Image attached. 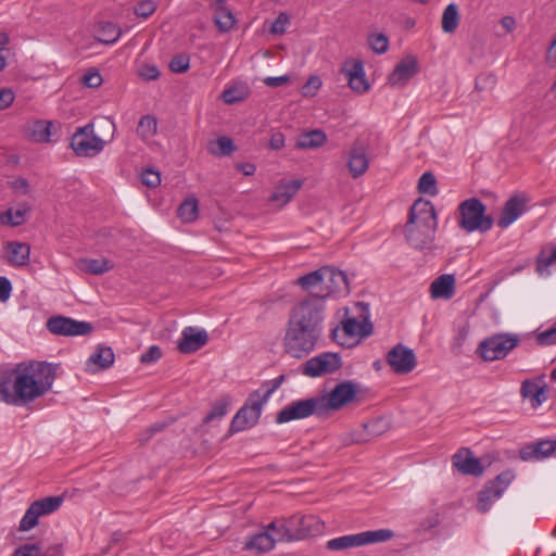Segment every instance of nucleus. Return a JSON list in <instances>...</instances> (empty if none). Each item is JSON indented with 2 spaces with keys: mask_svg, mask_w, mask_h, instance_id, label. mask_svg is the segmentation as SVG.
<instances>
[{
  "mask_svg": "<svg viewBox=\"0 0 556 556\" xmlns=\"http://www.w3.org/2000/svg\"><path fill=\"white\" fill-rule=\"evenodd\" d=\"M58 364L47 362L18 363L0 374V396L11 405H25L51 390Z\"/></svg>",
  "mask_w": 556,
  "mask_h": 556,
  "instance_id": "1",
  "label": "nucleus"
},
{
  "mask_svg": "<svg viewBox=\"0 0 556 556\" xmlns=\"http://www.w3.org/2000/svg\"><path fill=\"white\" fill-rule=\"evenodd\" d=\"M321 336V332L288 320L283 338L285 351L295 358L306 357L316 349Z\"/></svg>",
  "mask_w": 556,
  "mask_h": 556,
  "instance_id": "2",
  "label": "nucleus"
},
{
  "mask_svg": "<svg viewBox=\"0 0 556 556\" xmlns=\"http://www.w3.org/2000/svg\"><path fill=\"white\" fill-rule=\"evenodd\" d=\"M325 314V301L309 294L292 306L288 320L323 333Z\"/></svg>",
  "mask_w": 556,
  "mask_h": 556,
  "instance_id": "3",
  "label": "nucleus"
},
{
  "mask_svg": "<svg viewBox=\"0 0 556 556\" xmlns=\"http://www.w3.org/2000/svg\"><path fill=\"white\" fill-rule=\"evenodd\" d=\"M485 205L477 198L463 201L458 206L459 226L467 232L489 231L494 224V219L492 216L485 215Z\"/></svg>",
  "mask_w": 556,
  "mask_h": 556,
  "instance_id": "4",
  "label": "nucleus"
},
{
  "mask_svg": "<svg viewBox=\"0 0 556 556\" xmlns=\"http://www.w3.org/2000/svg\"><path fill=\"white\" fill-rule=\"evenodd\" d=\"M265 404L261 400V390L251 392L244 404L232 417L228 429V437L256 426Z\"/></svg>",
  "mask_w": 556,
  "mask_h": 556,
  "instance_id": "5",
  "label": "nucleus"
},
{
  "mask_svg": "<svg viewBox=\"0 0 556 556\" xmlns=\"http://www.w3.org/2000/svg\"><path fill=\"white\" fill-rule=\"evenodd\" d=\"M105 142L94 134L93 123L78 127L71 138L70 147L78 157H93L104 149Z\"/></svg>",
  "mask_w": 556,
  "mask_h": 556,
  "instance_id": "6",
  "label": "nucleus"
},
{
  "mask_svg": "<svg viewBox=\"0 0 556 556\" xmlns=\"http://www.w3.org/2000/svg\"><path fill=\"white\" fill-rule=\"evenodd\" d=\"M519 344L513 333H497L483 340L478 346L479 355L486 362L505 358Z\"/></svg>",
  "mask_w": 556,
  "mask_h": 556,
  "instance_id": "7",
  "label": "nucleus"
},
{
  "mask_svg": "<svg viewBox=\"0 0 556 556\" xmlns=\"http://www.w3.org/2000/svg\"><path fill=\"white\" fill-rule=\"evenodd\" d=\"M514 479V472L506 470L497 475L495 479L486 482L478 493L477 509L482 514L489 511L493 503L503 495Z\"/></svg>",
  "mask_w": 556,
  "mask_h": 556,
  "instance_id": "8",
  "label": "nucleus"
},
{
  "mask_svg": "<svg viewBox=\"0 0 556 556\" xmlns=\"http://www.w3.org/2000/svg\"><path fill=\"white\" fill-rule=\"evenodd\" d=\"M313 415L324 416L318 396L294 401L283 407L276 415L277 424H285L296 419H304Z\"/></svg>",
  "mask_w": 556,
  "mask_h": 556,
  "instance_id": "9",
  "label": "nucleus"
},
{
  "mask_svg": "<svg viewBox=\"0 0 556 556\" xmlns=\"http://www.w3.org/2000/svg\"><path fill=\"white\" fill-rule=\"evenodd\" d=\"M62 503L63 498L61 496H49L33 502L21 519L18 530L29 531L34 529L38 525V519L41 516L54 513L61 507Z\"/></svg>",
  "mask_w": 556,
  "mask_h": 556,
  "instance_id": "10",
  "label": "nucleus"
},
{
  "mask_svg": "<svg viewBox=\"0 0 556 556\" xmlns=\"http://www.w3.org/2000/svg\"><path fill=\"white\" fill-rule=\"evenodd\" d=\"M357 393V384L346 380L338 383L328 395L318 396L324 415L329 410H339L353 402Z\"/></svg>",
  "mask_w": 556,
  "mask_h": 556,
  "instance_id": "11",
  "label": "nucleus"
},
{
  "mask_svg": "<svg viewBox=\"0 0 556 556\" xmlns=\"http://www.w3.org/2000/svg\"><path fill=\"white\" fill-rule=\"evenodd\" d=\"M46 327L51 333L64 337L87 336L93 330V326L89 321H80L62 315L50 317Z\"/></svg>",
  "mask_w": 556,
  "mask_h": 556,
  "instance_id": "12",
  "label": "nucleus"
},
{
  "mask_svg": "<svg viewBox=\"0 0 556 556\" xmlns=\"http://www.w3.org/2000/svg\"><path fill=\"white\" fill-rule=\"evenodd\" d=\"M323 274L324 287L320 291L311 293L313 296H318L325 301L326 298L332 294L349 293V279L344 271L331 266H323Z\"/></svg>",
  "mask_w": 556,
  "mask_h": 556,
  "instance_id": "13",
  "label": "nucleus"
},
{
  "mask_svg": "<svg viewBox=\"0 0 556 556\" xmlns=\"http://www.w3.org/2000/svg\"><path fill=\"white\" fill-rule=\"evenodd\" d=\"M342 366L341 357L338 353L325 352L318 354L303 364L302 372L307 377H319L332 374Z\"/></svg>",
  "mask_w": 556,
  "mask_h": 556,
  "instance_id": "14",
  "label": "nucleus"
},
{
  "mask_svg": "<svg viewBox=\"0 0 556 556\" xmlns=\"http://www.w3.org/2000/svg\"><path fill=\"white\" fill-rule=\"evenodd\" d=\"M371 331L372 325L368 320L358 321L355 317H348L342 321V329L332 330V339L341 345H351L346 340L367 337Z\"/></svg>",
  "mask_w": 556,
  "mask_h": 556,
  "instance_id": "15",
  "label": "nucleus"
},
{
  "mask_svg": "<svg viewBox=\"0 0 556 556\" xmlns=\"http://www.w3.org/2000/svg\"><path fill=\"white\" fill-rule=\"evenodd\" d=\"M387 363L395 374L405 375L415 369L417 359L412 349L399 343L388 352Z\"/></svg>",
  "mask_w": 556,
  "mask_h": 556,
  "instance_id": "16",
  "label": "nucleus"
},
{
  "mask_svg": "<svg viewBox=\"0 0 556 556\" xmlns=\"http://www.w3.org/2000/svg\"><path fill=\"white\" fill-rule=\"evenodd\" d=\"M294 541L321 533L324 523L313 515L291 516L287 518Z\"/></svg>",
  "mask_w": 556,
  "mask_h": 556,
  "instance_id": "17",
  "label": "nucleus"
},
{
  "mask_svg": "<svg viewBox=\"0 0 556 556\" xmlns=\"http://www.w3.org/2000/svg\"><path fill=\"white\" fill-rule=\"evenodd\" d=\"M435 228L424 224L407 222L405 225V235L408 243L415 249L430 248L434 241Z\"/></svg>",
  "mask_w": 556,
  "mask_h": 556,
  "instance_id": "18",
  "label": "nucleus"
},
{
  "mask_svg": "<svg viewBox=\"0 0 556 556\" xmlns=\"http://www.w3.org/2000/svg\"><path fill=\"white\" fill-rule=\"evenodd\" d=\"M341 73L348 78L349 86L357 93H364L369 89L366 78L364 63L361 60L346 61Z\"/></svg>",
  "mask_w": 556,
  "mask_h": 556,
  "instance_id": "19",
  "label": "nucleus"
},
{
  "mask_svg": "<svg viewBox=\"0 0 556 556\" xmlns=\"http://www.w3.org/2000/svg\"><path fill=\"white\" fill-rule=\"evenodd\" d=\"M453 466L463 475L480 477L484 468L468 447L459 448L452 457Z\"/></svg>",
  "mask_w": 556,
  "mask_h": 556,
  "instance_id": "20",
  "label": "nucleus"
},
{
  "mask_svg": "<svg viewBox=\"0 0 556 556\" xmlns=\"http://www.w3.org/2000/svg\"><path fill=\"white\" fill-rule=\"evenodd\" d=\"M407 222L424 224L428 227L437 229L438 219L433 204L428 200H416L409 210Z\"/></svg>",
  "mask_w": 556,
  "mask_h": 556,
  "instance_id": "21",
  "label": "nucleus"
},
{
  "mask_svg": "<svg viewBox=\"0 0 556 556\" xmlns=\"http://www.w3.org/2000/svg\"><path fill=\"white\" fill-rule=\"evenodd\" d=\"M208 340L207 332L204 329L186 327L181 332V339L178 342V350L184 354L197 352L203 348Z\"/></svg>",
  "mask_w": 556,
  "mask_h": 556,
  "instance_id": "22",
  "label": "nucleus"
},
{
  "mask_svg": "<svg viewBox=\"0 0 556 556\" xmlns=\"http://www.w3.org/2000/svg\"><path fill=\"white\" fill-rule=\"evenodd\" d=\"M556 451V440L544 439L527 444L519 451L522 460H541L549 457Z\"/></svg>",
  "mask_w": 556,
  "mask_h": 556,
  "instance_id": "23",
  "label": "nucleus"
},
{
  "mask_svg": "<svg viewBox=\"0 0 556 556\" xmlns=\"http://www.w3.org/2000/svg\"><path fill=\"white\" fill-rule=\"evenodd\" d=\"M418 73V62L414 56H406L396 64L389 75L388 81L392 86H404Z\"/></svg>",
  "mask_w": 556,
  "mask_h": 556,
  "instance_id": "24",
  "label": "nucleus"
},
{
  "mask_svg": "<svg viewBox=\"0 0 556 556\" xmlns=\"http://www.w3.org/2000/svg\"><path fill=\"white\" fill-rule=\"evenodd\" d=\"M525 208L526 202L522 198L518 195L509 198L503 206L497 226L502 229L507 228L522 215Z\"/></svg>",
  "mask_w": 556,
  "mask_h": 556,
  "instance_id": "25",
  "label": "nucleus"
},
{
  "mask_svg": "<svg viewBox=\"0 0 556 556\" xmlns=\"http://www.w3.org/2000/svg\"><path fill=\"white\" fill-rule=\"evenodd\" d=\"M369 167V160L365 153V150L361 146H354L348 160V168L353 178H358L364 175Z\"/></svg>",
  "mask_w": 556,
  "mask_h": 556,
  "instance_id": "26",
  "label": "nucleus"
},
{
  "mask_svg": "<svg viewBox=\"0 0 556 556\" xmlns=\"http://www.w3.org/2000/svg\"><path fill=\"white\" fill-rule=\"evenodd\" d=\"M214 22L217 28L223 31H229L235 25V16L226 7L225 0H215L213 3Z\"/></svg>",
  "mask_w": 556,
  "mask_h": 556,
  "instance_id": "27",
  "label": "nucleus"
},
{
  "mask_svg": "<svg viewBox=\"0 0 556 556\" xmlns=\"http://www.w3.org/2000/svg\"><path fill=\"white\" fill-rule=\"evenodd\" d=\"M301 187V180L281 182L271 193L270 201L278 203L279 206H283L296 194Z\"/></svg>",
  "mask_w": 556,
  "mask_h": 556,
  "instance_id": "28",
  "label": "nucleus"
},
{
  "mask_svg": "<svg viewBox=\"0 0 556 556\" xmlns=\"http://www.w3.org/2000/svg\"><path fill=\"white\" fill-rule=\"evenodd\" d=\"M455 278L453 275H441L431 283V296L434 299L443 298L451 299L453 298L455 290Z\"/></svg>",
  "mask_w": 556,
  "mask_h": 556,
  "instance_id": "29",
  "label": "nucleus"
},
{
  "mask_svg": "<svg viewBox=\"0 0 556 556\" xmlns=\"http://www.w3.org/2000/svg\"><path fill=\"white\" fill-rule=\"evenodd\" d=\"M77 268L85 274L103 275L114 268V264L106 258H80Z\"/></svg>",
  "mask_w": 556,
  "mask_h": 556,
  "instance_id": "30",
  "label": "nucleus"
},
{
  "mask_svg": "<svg viewBox=\"0 0 556 556\" xmlns=\"http://www.w3.org/2000/svg\"><path fill=\"white\" fill-rule=\"evenodd\" d=\"M265 529L270 532L271 539L276 542H291L294 541L287 518L276 519L269 522Z\"/></svg>",
  "mask_w": 556,
  "mask_h": 556,
  "instance_id": "31",
  "label": "nucleus"
},
{
  "mask_svg": "<svg viewBox=\"0 0 556 556\" xmlns=\"http://www.w3.org/2000/svg\"><path fill=\"white\" fill-rule=\"evenodd\" d=\"M270 532L264 531L258 532L250 538L245 543V549H254L257 553L269 552L275 546V539H271Z\"/></svg>",
  "mask_w": 556,
  "mask_h": 556,
  "instance_id": "32",
  "label": "nucleus"
},
{
  "mask_svg": "<svg viewBox=\"0 0 556 556\" xmlns=\"http://www.w3.org/2000/svg\"><path fill=\"white\" fill-rule=\"evenodd\" d=\"M9 262L14 265H25L29 258V245L22 242H9L7 245Z\"/></svg>",
  "mask_w": 556,
  "mask_h": 556,
  "instance_id": "33",
  "label": "nucleus"
},
{
  "mask_svg": "<svg viewBox=\"0 0 556 556\" xmlns=\"http://www.w3.org/2000/svg\"><path fill=\"white\" fill-rule=\"evenodd\" d=\"M296 283L311 293L320 291L324 287L323 267L299 277Z\"/></svg>",
  "mask_w": 556,
  "mask_h": 556,
  "instance_id": "34",
  "label": "nucleus"
},
{
  "mask_svg": "<svg viewBox=\"0 0 556 556\" xmlns=\"http://www.w3.org/2000/svg\"><path fill=\"white\" fill-rule=\"evenodd\" d=\"M327 141V136L323 130L315 129L300 136L296 147L299 149L319 148Z\"/></svg>",
  "mask_w": 556,
  "mask_h": 556,
  "instance_id": "35",
  "label": "nucleus"
},
{
  "mask_svg": "<svg viewBox=\"0 0 556 556\" xmlns=\"http://www.w3.org/2000/svg\"><path fill=\"white\" fill-rule=\"evenodd\" d=\"M121 28L112 22H101L97 31V39L105 45H112L121 37Z\"/></svg>",
  "mask_w": 556,
  "mask_h": 556,
  "instance_id": "36",
  "label": "nucleus"
},
{
  "mask_svg": "<svg viewBox=\"0 0 556 556\" xmlns=\"http://www.w3.org/2000/svg\"><path fill=\"white\" fill-rule=\"evenodd\" d=\"M114 363V352L109 346H99L88 358V365H96L99 369H106Z\"/></svg>",
  "mask_w": 556,
  "mask_h": 556,
  "instance_id": "37",
  "label": "nucleus"
},
{
  "mask_svg": "<svg viewBox=\"0 0 556 556\" xmlns=\"http://www.w3.org/2000/svg\"><path fill=\"white\" fill-rule=\"evenodd\" d=\"M329 551H343L352 547H359L361 544V535L356 534H348L339 538L331 539L326 544Z\"/></svg>",
  "mask_w": 556,
  "mask_h": 556,
  "instance_id": "38",
  "label": "nucleus"
},
{
  "mask_svg": "<svg viewBox=\"0 0 556 556\" xmlns=\"http://www.w3.org/2000/svg\"><path fill=\"white\" fill-rule=\"evenodd\" d=\"M249 94V87L245 84H239L225 89L222 92V99L226 104H235L244 101Z\"/></svg>",
  "mask_w": 556,
  "mask_h": 556,
  "instance_id": "39",
  "label": "nucleus"
},
{
  "mask_svg": "<svg viewBox=\"0 0 556 556\" xmlns=\"http://www.w3.org/2000/svg\"><path fill=\"white\" fill-rule=\"evenodd\" d=\"M459 24L458 7L455 3H450L442 14V29L446 34H453Z\"/></svg>",
  "mask_w": 556,
  "mask_h": 556,
  "instance_id": "40",
  "label": "nucleus"
},
{
  "mask_svg": "<svg viewBox=\"0 0 556 556\" xmlns=\"http://www.w3.org/2000/svg\"><path fill=\"white\" fill-rule=\"evenodd\" d=\"M231 396L226 394L219 397L217 401H215L214 404L212 405L211 410L204 417L203 421L207 424L214 419L223 418L228 412V408L231 404Z\"/></svg>",
  "mask_w": 556,
  "mask_h": 556,
  "instance_id": "41",
  "label": "nucleus"
},
{
  "mask_svg": "<svg viewBox=\"0 0 556 556\" xmlns=\"http://www.w3.org/2000/svg\"><path fill=\"white\" fill-rule=\"evenodd\" d=\"M361 544L362 546L378 542H386L394 536V532L390 529H379L372 531L361 532Z\"/></svg>",
  "mask_w": 556,
  "mask_h": 556,
  "instance_id": "42",
  "label": "nucleus"
},
{
  "mask_svg": "<svg viewBox=\"0 0 556 556\" xmlns=\"http://www.w3.org/2000/svg\"><path fill=\"white\" fill-rule=\"evenodd\" d=\"M178 217L185 223H191L198 217V200L195 198L186 199L178 207Z\"/></svg>",
  "mask_w": 556,
  "mask_h": 556,
  "instance_id": "43",
  "label": "nucleus"
},
{
  "mask_svg": "<svg viewBox=\"0 0 556 556\" xmlns=\"http://www.w3.org/2000/svg\"><path fill=\"white\" fill-rule=\"evenodd\" d=\"M54 124L50 121H37L31 130V137L37 142H49L51 137V129Z\"/></svg>",
  "mask_w": 556,
  "mask_h": 556,
  "instance_id": "44",
  "label": "nucleus"
},
{
  "mask_svg": "<svg viewBox=\"0 0 556 556\" xmlns=\"http://www.w3.org/2000/svg\"><path fill=\"white\" fill-rule=\"evenodd\" d=\"M418 191L431 197L438 193L437 179L431 172H426L420 176L418 181Z\"/></svg>",
  "mask_w": 556,
  "mask_h": 556,
  "instance_id": "45",
  "label": "nucleus"
},
{
  "mask_svg": "<svg viewBox=\"0 0 556 556\" xmlns=\"http://www.w3.org/2000/svg\"><path fill=\"white\" fill-rule=\"evenodd\" d=\"M236 150L233 141L226 136L217 138L215 148H211V153L217 156H228Z\"/></svg>",
  "mask_w": 556,
  "mask_h": 556,
  "instance_id": "46",
  "label": "nucleus"
},
{
  "mask_svg": "<svg viewBox=\"0 0 556 556\" xmlns=\"http://www.w3.org/2000/svg\"><path fill=\"white\" fill-rule=\"evenodd\" d=\"M286 376L280 375L274 380L265 381L261 387V400L263 403H267L273 393L282 384Z\"/></svg>",
  "mask_w": 556,
  "mask_h": 556,
  "instance_id": "47",
  "label": "nucleus"
},
{
  "mask_svg": "<svg viewBox=\"0 0 556 556\" xmlns=\"http://www.w3.org/2000/svg\"><path fill=\"white\" fill-rule=\"evenodd\" d=\"M157 122L151 115H144L140 118L138 124V132L143 137H151L156 134Z\"/></svg>",
  "mask_w": 556,
  "mask_h": 556,
  "instance_id": "48",
  "label": "nucleus"
},
{
  "mask_svg": "<svg viewBox=\"0 0 556 556\" xmlns=\"http://www.w3.org/2000/svg\"><path fill=\"white\" fill-rule=\"evenodd\" d=\"M541 384L538 381L527 379L521 383L520 394L523 399H529L531 401V406L533 407V402H535V397L539 394V389Z\"/></svg>",
  "mask_w": 556,
  "mask_h": 556,
  "instance_id": "49",
  "label": "nucleus"
},
{
  "mask_svg": "<svg viewBox=\"0 0 556 556\" xmlns=\"http://www.w3.org/2000/svg\"><path fill=\"white\" fill-rule=\"evenodd\" d=\"M368 43L372 51L378 54L386 53L389 49V39L383 34H374L369 36Z\"/></svg>",
  "mask_w": 556,
  "mask_h": 556,
  "instance_id": "50",
  "label": "nucleus"
},
{
  "mask_svg": "<svg viewBox=\"0 0 556 556\" xmlns=\"http://www.w3.org/2000/svg\"><path fill=\"white\" fill-rule=\"evenodd\" d=\"M189 66L190 59L187 54H177L169 62V70L174 73H185Z\"/></svg>",
  "mask_w": 556,
  "mask_h": 556,
  "instance_id": "51",
  "label": "nucleus"
},
{
  "mask_svg": "<svg viewBox=\"0 0 556 556\" xmlns=\"http://www.w3.org/2000/svg\"><path fill=\"white\" fill-rule=\"evenodd\" d=\"M536 343L541 346L556 344V324L553 327L540 332L536 336Z\"/></svg>",
  "mask_w": 556,
  "mask_h": 556,
  "instance_id": "52",
  "label": "nucleus"
},
{
  "mask_svg": "<svg viewBox=\"0 0 556 556\" xmlns=\"http://www.w3.org/2000/svg\"><path fill=\"white\" fill-rule=\"evenodd\" d=\"M155 10H156L155 2H153L151 0H143L135 7V14L137 16L148 18L155 12Z\"/></svg>",
  "mask_w": 556,
  "mask_h": 556,
  "instance_id": "53",
  "label": "nucleus"
},
{
  "mask_svg": "<svg viewBox=\"0 0 556 556\" xmlns=\"http://www.w3.org/2000/svg\"><path fill=\"white\" fill-rule=\"evenodd\" d=\"M140 179L149 188L157 187L161 184L160 173L150 168L141 173Z\"/></svg>",
  "mask_w": 556,
  "mask_h": 556,
  "instance_id": "54",
  "label": "nucleus"
},
{
  "mask_svg": "<svg viewBox=\"0 0 556 556\" xmlns=\"http://www.w3.org/2000/svg\"><path fill=\"white\" fill-rule=\"evenodd\" d=\"M290 23L287 13H279L276 20L273 22L270 33L275 35H282L286 33L287 25Z\"/></svg>",
  "mask_w": 556,
  "mask_h": 556,
  "instance_id": "55",
  "label": "nucleus"
},
{
  "mask_svg": "<svg viewBox=\"0 0 556 556\" xmlns=\"http://www.w3.org/2000/svg\"><path fill=\"white\" fill-rule=\"evenodd\" d=\"M553 264H556V249L552 251L549 255H544L543 253L540 255L536 262V270L540 274L544 271L548 273V267Z\"/></svg>",
  "mask_w": 556,
  "mask_h": 556,
  "instance_id": "56",
  "label": "nucleus"
},
{
  "mask_svg": "<svg viewBox=\"0 0 556 556\" xmlns=\"http://www.w3.org/2000/svg\"><path fill=\"white\" fill-rule=\"evenodd\" d=\"M162 357V351L157 345H151L144 353L140 356V362L142 364H152L159 361Z\"/></svg>",
  "mask_w": 556,
  "mask_h": 556,
  "instance_id": "57",
  "label": "nucleus"
},
{
  "mask_svg": "<svg viewBox=\"0 0 556 556\" xmlns=\"http://www.w3.org/2000/svg\"><path fill=\"white\" fill-rule=\"evenodd\" d=\"M321 87V80L318 76H311L306 84L302 88V93L307 96H315L318 89Z\"/></svg>",
  "mask_w": 556,
  "mask_h": 556,
  "instance_id": "58",
  "label": "nucleus"
},
{
  "mask_svg": "<svg viewBox=\"0 0 556 556\" xmlns=\"http://www.w3.org/2000/svg\"><path fill=\"white\" fill-rule=\"evenodd\" d=\"M81 81L86 87L97 88L102 84V76L98 71H90L83 76Z\"/></svg>",
  "mask_w": 556,
  "mask_h": 556,
  "instance_id": "59",
  "label": "nucleus"
},
{
  "mask_svg": "<svg viewBox=\"0 0 556 556\" xmlns=\"http://www.w3.org/2000/svg\"><path fill=\"white\" fill-rule=\"evenodd\" d=\"M12 556H39V546L34 543H26L17 547Z\"/></svg>",
  "mask_w": 556,
  "mask_h": 556,
  "instance_id": "60",
  "label": "nucleus"
},
{
  "mask_svg": "<svg viewBox=\"0 0 556 556\" xmlns=\"http://www.w3.org/2000/svg\"><path fill=\"white\" fill-rule=\"evenodd\" d=\"M11 291V281L7 277L0 276V302H5L10 298Z\"/></svg>",
  "mask_w": 556,
  "mask_h": 556,
  "instance_id": "61",
  "label": "nucleus"
},
{
  "mask_svg": "<svg viewBox=\"0 0 556 556\" xmlns=\"http://www.w3.org/2000/svg\"><path fill=\"white\" fill-rule=\"evenodd\" d=\"M263 81L267 87L276 88V87H280L282 85L288 84L290 81V76L289 75H282V76H277V77L268 76V77L264 78Z\"/></svg>",
  "mask_w": 556,
  "mask_h": 556,
  "instance_id": "62",
  "label": "nucleus"
},
{
  "mask_svg": "<svg viewBox=\"0 0 556 556\" xmlns=\"http://www.w3.org/2000/svg\"><path fill=\"white\" fill-rule=\"evenodd\" d=\"M14 101V93L11 89L0 90V111L8 109Z\"/></svg>",
  "mask_w": 556,
  "mask_h": 556,
  "instance_id": "63",
  "label": "nucleus"
},
{
  "mask_svg": "<svg viewBox=\"0 0 556 556\" xmlns=\"http://www.w3.org/2000/svg\"><path fill=\"white\" fill-rule=\"evenodd\" d=\"M140 76L147 80H155L160 76V71L155 65H144L140 71Z\"/></svg>",
  "mask_w": 556,
  "mask_h": 556,
  "instance_id": "64",
  "label": "nucleus"
}]
</instances>
